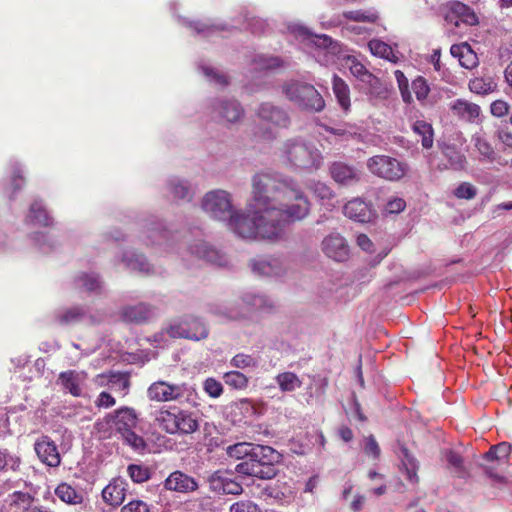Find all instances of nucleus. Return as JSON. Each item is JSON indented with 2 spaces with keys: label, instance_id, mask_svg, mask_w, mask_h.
<instances>
[{
  "label": "nucleus",
  "instance_id": "nucleus-10",
  "mask_svg": "<svg viewBox=\"0 0 512 512\" xmlns=\"http://www.w3.org/2000/svg\"><path fill=\"white\" fill-rule=\"evenodd\" d=\"M368 170L375 176L388 181H398L407 173L406 163L387 155H376L367 160Z\"/></svg>",
  "mask_w": 512,
  "mask_h": 512
},
{
  "label": "nucleus",
  "instance_id": "nucleus-19",
  "mask_svg": "<svg viewBox=\"0 0 512 512\" xmlns=\"http://www.w3.org/2000/svg\"><path fill=\"white\" fill-rule=\"evenodd\" d=\"M322 251L336 262H344L349 258L347 241L338 233H331L323 239Z\"/></svg>",
  "mask_w": 512,
  "mask_h": 512
},
{
  "label": "nucleus",
  "instance_id": "nucleus-58",
  "mask_svg": "<svg viewBox=\"0 0 512 512\" xmlns=\"http://www.w3.org/2000/svg\"><path fill=\"white\" fill-rule=\"evenodd\" d=\"M214 313L222 320H237L245 316V313L235 305L218 307Z\"/></svg>",
  "mask_w": 512,
  "mask_h": 512
},
{
  "label": "nucleus",
  "instance_id": "nucleus-62",
  "mask_svg": "<svg viewBox=\"0 0 512 512\" xmlns=\"http://www.w3.org/2000/svg\"><path fill=\"white\" fill-rule=\"evenodd\" d=\"M404 459L402 460V463L406 470V477L410 482L417 481V474H416V462L415 459L408 453V450L406 448L402 449Z\"/></svg>",
  "mask_w": 512,
  "mask_h": 512
},
{
  "label": "nucleus",
  "instance_id": "nucleus-48",
  "mask_svg": "<svg viewBox=\"0 0 512 512\" xmlns=\"http://www.w3.org/2000/svg\"><path fill=\"white\" fill-rule=\"evenodd\" d=\"M255 444L248 442H240L234 445H229L226 448V453L231 458H236L240 460H244L248 457H251L252 452L254 451Z\"/></svg>",
  "mask_w": 512,
  "mask_h": 512
},
{
  "label": "nucleus",
  "instance_id": "nucleus-20",
  "mask_svg": "<svg viewBox=\"0 0 512 512\" xmlns=\"http://www.w3.org/2000/svg\"><path fill=\"white\" fill-rule=\"evenodd\" d=\"M107 424L118 434L134 429L137 425V414L134 409L122 407L114 413L107 415Z\"/></svg>",
  "mask_w": 512,
  "mask_h": 512
},
{
  "label": "nucleus",
  "instance_id": "nucleus-53",
  "mask_svg": "<svg viewBox=\"0 0 512 512\" xmlns=\"http://www.w3.org/2000/svg\"><path fill=\"white\" fill-rule=\"evenodd\" d=\"M411 88L416 96V99L422 105H425L427 103L428 95L430 92V87L427 83V80L422 76H418L412 81Z\"/></svg>",
  "mask_w": 512,
  "mask_h": 512
},
{
  "label": "nucleus",
  "instance_id": "nucleus-60",
  "mask_svg": "<svg viewBox=\"0 0 512 512\" xmlns=\"http://www.w3.org/2000/svg\"><path fill=\"white\" fill-rule=\"evenodd\" d=\"M128 475L135 483H142L150 478V471L147 467L137 464H130L127 468Z\"/></svg>",
  "mask_w": 512,
  "mask_h": 512
},
{
  "label": "nucleus",
  "instance_id": "nucleus-9",
  "mask_svg": "<svg viewBox=\"0 0 512 512\" xmlns=\"http://www.w3.org/2000/svg\"><path fill=\"white\" fill-rule=\"evenodd\" d=\"M202 210L218 221H228L234 213L232 195L223 189L208 191L201 200Z\"/></svg>",
  "mask_w": 512,
  "mask_h": 512
},
{
  "label": "nucleus",
  "instance_id": "nucleus-31",
  "mask_svg": "<svg viewBox=\"0 0 512 512\" xmlns=\"http://www.w3.org/2000/svg\"><path fill=\"white\" fill-rule=\"evenodd\" d=\"M143 241L147 245L162 244L168 239V231L159 221L153 220L144 226Z\"/></svg>",
  "mask_w": 512,
  "mask_h": 512
},
{
  "label": "nucleus",
  "instance_id": "nucleus-47",
  "mask_svg": "<svg viewBox=\"0 0 512 512\" xmlns=\"http://www.w3.org/2000/svg\"><path fill=\"white\" fill-rule=\"evenodd\" d=\"M75 283L77 287L89 292L100 290L102 285L99 276L95 273H82L76 278Z\"/></svg>",
  "mask_w": 512,
  "mask_h": 512
},
{
  "label": "nucleus",
  "instance_id": "nucleus-32",
  "mask_svg": "<svg viewBox=\"0 0 512 512\" xmlns=\"http://www.w3.org/2000/svg\"><path fill=\"white\" fill-rule=\"evenodd\" d=\"M167 188L176 199L190 201L194 195L192 185L187 180L179 177H171L167 182Z\"/></svg>",
  "mask_w": 512,
  "mask_h": 512
},
{
  "label": "nucleus",
  "instance_id": "nucleus-55",
  "mask_svg": "<svg viewBox=\"0 0 512 512\" xmlns=\"http://www.w3.org/2000/svg\"><path fill=\"white\" fill-rule=\"evenodd\" d=\"M120 436L123 439L124 443L129 445L135 451L141 452L145 450L146 443L144 439L141 436L137 435L134 432V429L128 430L120 434Z\"/></svg>",
  "mask_w": 512,
  "mask_h": 512
},
{
  "label": "nucleus",
  "instance_id": "nucleus-5",
  "mask_svg": "<svg viewBox=\"0 0 512 512\" xmlns=\"http://www.w3.org/2000/svg\"><path fill=\"white\" fill-rule=\"evenodd\" d=\"M281 92L285 98L301 109L319 112L325 102L316 88L299 80H288L281 85Z\"/></svg>",
  "mask_w": 512,
  "mask_h": 512
},
{
  "label": "nucleus",
  "instance_id": "nucleus-7",
  "mask_svg": "<svg viewBox=\"0 0 512 512\" xmlns=\"http://www.w3.org/2000/svg\"><path fill=\"white\" fill-rule=\"evenodd\" d=\"M167 336L173 339L185 338L193 341H199L208 336V329L196 318L173 322L166 330L154 335L153 341L156 343L154 347L160 349L168 348Z\"/></svg>",
  "mask_w": 512,
  "mask_h": 512
},
{
  "label": "nucleus",
  "instance_id": "nucleus-44",
  "mask_svg": "<svg viewBox=\"0 0 512 512\" xmlns=\"http://www.w3.org/2000/svg\"><path fill=\"white\" fill-rule=\"evenodd\" d=\"M188 27H191L197 34L203 35L204 37H210L220 31L229 29L225 24H208L204 22H190L185 21Z\"/></svg>",
  "mask_w": 512,
  "mask_h": 512
},
{
  "label": "nucleus",
  "instance_id": "nucleus-27",
  "mask_svg": "<svg viewBox=\"0 0 512 512\" xmlns=\"http://www.w3.org/2000/svg\"><path fill=\"white\" fill-rule=\"evenodd\" d=\"M127 483L122 478H116L111 481L103 490L102 498L104 502L111 506H119L125 499Z\"/></svg>",
  "mask_w": 512,
  "mask_h": 512
},
{
  "label": "nucleus",
  "instance_id": "nucleus-17",
  "mask_svg": "<svg viewBox=\"0 0 512 512\" xmlns=\"http://www.w3.org/2000/svg\"><path fill=\"white\" fill-rule=\"evenodd\" d=\"M185 391V384H170L165 381H157L150 385L147 393L151 400L167 402L183 397Z\"/></svg>",
  "mask_w": 512,
  "mask_h": 512
},
{
  "label": "nucleus",
  "instance_id": "nucleus-29",
  "mask_svg": "<svg viewBox=\"0 0 512 512\" xmlns=\"http://www.w3.org/2000/svg\"><path fill=\"white\" fill-rule=\"evenodd\" d=\"M84 373L75 370L61 372L58 376L57 383L62 388L75 397L82 394L81 383L84 381Z\"/></svg>",
  "mask_w": 512,
  "mask_h": 512
},
{
  "label": "nucleus",
  "instance_id": "nucleus-33",
  "mask_svg": "<svg viewBox=\"0 0 512 512\" xmlns=\"http://www.w3.org/2000/svg\"><path fill=\"white\" fill-rule=\"evenodd\" d=\"M242 303L247 306L249 310L268 311L274 306L273 301L269 297L255 292L243 294Z\"/></svg>",
  "mask_w": 512,
  "mask_h": 512
},
{
  "label": "nucleus",
  "instance_id": "nucleus-38",
  "mask_svg": "<svg viewBox=\"0 0 512 512\" xmlns=\"http://www.w3.org/2000/svg\"><path fill=\"white\" fill-rule=\"evenodd\" d=\"M235 471L244 476L257 477L259 479L267 480L265 477V472L259 467V464L254 461L253 457H248L238 463L235 466Z\"/></svg>",
  "mask_w": 512,
  "mask_h": 512
},
{
  "label": "nucleus",
  "instance_id": "nucleus-49",
  "mask_svg": "<svg viewBox=\"0 0 512 512\" xmlns=\"http://www.w3.org/2000/svg\"><path fill=\"white\" fill-rule=\"evenodd\" d=\"M469 89L473 93L487 95L496 89V83L491 78L477 77L469 82Z\"/></svg>",
  "mask_w": 512,
  "mask_h": 512
},
{
  "label": "nucleus",
  "instance_id": "nucleus-18",
  "mask_svg": "<svg viewBox=\"0 0 512 512\" xmlns=\"http://www.w3.org/2000/svg\"><path fill=\"white\" fill-rule=\"evenodd\" d=\"M343 213L349 219L359 223H369L377 217L372 204L362 198H354L348 201L343 207Z\"/></svg>",
  "mask_w": 512,
  "mask_h": 512
},
{
  "label": "nucleus",
  "instance_id": "nucleus-2",
  "mask_svg": "<svg viewBox=\"0 0 512 512\" xmlns=\"http://www.w3.org/2000/svg\"><path fill=\"white\" fill-rule=\"evenodd\" d=\"M258 175H269L273 179L268 191L270 207L280 214H273L271 218L282 221L284 234L288 221H300L309 214L310 202L295 180L271 172Z\"/></svg>",
  "mask_w": 512,
  "mask_h": 512
},
{
  "label": "nucleus",
  "instance_id": "nucleus-45",
  "mask_svg": "<svg viewBox=\"0 0 512 512\" xmlns=\"http://www.w3.org/2000/svg\"><path fill=\"white\" fill-rule=\"evenodd\" d=\"M275 380L283 392H292L302 384L298 376L292 372L280 373L276 376Z\"/></svg>",
  "mask_w": 512,
  "mask_h": 512
},
{
  "label": "nucleus",
  "instance_id": "nucleus-40",
  "mask_svg": "<svg viewBox=\"0 0 512 512\" xmlns=\"http://www.w3.org/2000/svg\"><path fill=\"white\" fill-rule=\"evenodd\" d=\"M284 65L282 59L277 56H270L265 54H257L253 58V66L255 70L270 71L280 68Z\"/></svg>",
  "mask_w": 512,
  "mask_h": 512
},
{
  "label": "nucleus",
  "instance_id": "nucleus-64",
  "mask_svg": "<svg viewBox=\"0 0 512 512\" xmlns=\"http://www.w3.org/2000/svg\"><path fill=\"white\" fill-rule=\"evenodd\" d=\"M229 512H262L260 507L250 500H241L230 506Z\"/></svg>",
  "mask_w": 512,
  "mask_h": 512
},
{
  "label": "nucleus",
  "instance_id": "nucleus-56",
  "mask_svg": "<svg viewBox=\"0 0 512 512\" xmlns=\"http://www.w3.org/2000/svg\"><path fill=\"white\" fill-rule=\"evenodd\" d=\"M19 466V457L10 454L7 449H0V472L8 469L17 471Z\"/></svg>",
  "mask_w": 512,
  "mask_h": 512
},
{
  "label": "nucleus",
  "instance_id": "nucleus-35",
  "mask_svg": "<svg viewBox=\"0 0 512 512\" xmlns=\"http://www.w3.org/2000/svg\"><path fill=\"white\" fill-rule=\"evenodd\" d=\"M474 148L480 155V161L493 162L496 159V153L491 143L481 134L472 136Z\"/></svg>",
  "mask_w": 512,
  "mask_h": 512
},
{
  "label": "nucleus",
  "instance_id": "nucleus-1",
  "mask_svg": "<svg viewBox=\"0 0 512 512\" xmlns=\"http://www.w3.org/2000/svg\"><path fill=\"white\" fill-rule=\"evenodd\" d=\"M272 182L269 175L256 174L252 178V199L249 204L252 215L234 211L228 220L229 228L240 238L276 241L283 237L282 221L271 218L273 214H280L270 207L268 191Z\"/></svg>",
  "mask_w": 512,
  "mask_h": 512
},
{
  "label": "nucleus",
  "instance_id": "nucleus-3",
  "mask_svg": "<svg viewBox=\"0 0 512 512\" xmlns=\"http://www.w3.org/2000/svg\"><path fill=\"white\" fill-rule=\"evenodd\" d=\"M282 157L292 167L301 170H317L323 163L320 150L311 142L296 137L288 139L282 147Z\"/></svg>",
  "mask_w": 512,
  "mask_h": 512
},
{
  "label": "nucleus",
  "instance_id": "nucleus-61",
  "mask_svg": "<svg viewBox=\"0 0 512 512\" xmlns=\"http://www.w3.org/2000/svg\"><path fill=\"white\" fill-rule=\"evenodd\" d=\"M199 68L208 79V81L220 86H226L228 84L226 75L215 71L213 68L206 65H201Z\"/></svg>",
  "mask_w": 512,
  "mask_h": 512
},
{
  "label": "nucleus",
  "instance_id": "nucleus-23",
  "mask_svg": "<svg viewBox=\"0 0 512 512\" xmlns=\"http://www.w3.org/2000/svg\"><path fill=\"white\" fill-rule=\"evenodd\" d=\"M35 452L40 461L50 467L60 465L61 458L57 446L48 436H42L34 444Z\"/></svg>",
  "mask_w": 512,
  "mask_h": 512
},
{
  "label": "nucleus",
  "instance_id": "nucleus-50",
  "mask_svg": "<svg viewBox=\"0 0 512 512\" xmlns=\"http://www.w3.org/2000/svg\"><path fill=\"white\" fill-rule=\"evenodd\" d=\"M413 131L422 137V146L431 148L433 145V129L432 126L422 120H418L413 124Z\"/></svg>",
  "mask_w": 512,
  "mask_h": 512
},
{
  "label": "nucleus",
  "instance_id": "nucleus-54",
  "mask_svg": "<svg viewBox=\"0 0 512 512\" xmlns=\"http://www.w3.org/2000/svg\"><path fill=\"white\" fill-rule=\"evenodd\" d=\"M343 17L355 22L373 23L378 19V14L373 11L355 10L344 12Z\"/></svg>",
  "mask_w": 512,
  "mask_h": 512
},
{
  "label": "nucleus",
  "instance_id": "nucleus-52",
  "mask_svg": "<svg viewBox=\"0 0 512 512\" xmlns=\"http://www.w3.org/2000/svg\"><path fill=\"white\" fill-rule=\"evenodd\" d=\"M223 379L226 385L236 390L245 389L248 386L249 381L245 374L238 371L226 372Z\"/></svg>",
  "mask_w": 512,
  "mask_h": 512
},
{
  "label": "nucleus",
  "instance_id": "nucleus-39",
  "mask_svg": "<svg viewBox=\"0 0 512 512\" xmlns=\"http://www.w3.org/2000/svg\"><path fill=\"white\" fill-rule=\"evenodd\" d=\"M326 131L335 136L341 137L343 140L357 139L361 141L363 139L361 128L353 124H343L338 127H326Z\"/></svg>",
  "mask_w": 512,
  "mask_h": 512
},
{
  "label": "nucleus",
  "instance_id": "nucleus-46",
  "mask_svg": "<svg viewBox=\"0 0 512 512\" xmlns=\"http://www.w3.org/2000/svg\"><path fill=\"white\" fill-rule=\"evenodd\" d=\"M37 499L28 492L14 491L9 495L10 506L20 509L21 512L27 511Z\"/></svg>",
  "mask_w": 512,
  "mask_h": 512
},
{
  "label": "nucleus",
  "instance_id": "nucleus-57",
  "mask_svg": "<svg viewBox=\"0 0 512 512\" xmlns=\"http://www.w3.org/2000/svg\"><path fill=\"white\" fill-rule=\"evenodd\" d=\"M394 75H395V78H396V81L398 84V88L401 93L402 100L407 104L412 103L413 97H412L411 91L409 89V82H408L407 77L400 70H396L394 72Z\"/></svg>",
  "mask_w": 512,
  "mask_h": 512
},
{
  "label": "nucleus",
  "instance_id": "nucleus-13",
  "mask_svg": "<svg viewBox=\"0 0 512 512\" xmlns=\"http://www.w3.org/2000/svg\"><path fill=\"white\" fill-rule=\"evenodd\" d=\"M251 457L254 458V461L265 472L264 475L267 480L277 475L276 465L282 460V455L277 450L270 446L255 444Z\"/></svg>",
  "mask_w": 512,
  "mask_h": 512
},
{
  "label": "nucleus",
  "instance_id": "nucleus-8",
  "mask_svg": "<svg viewBox=\"0 0 512 512\" xmlns=\"http://www.w3.org/2000/svg\"><path fill=\"white\" fill-rule=\"evenodd\" d=\"M255 114L260 122L268 125V128L260 133V137L263 139H273L275 134L272 129H287L291 124L289 112L284 107L272 102L260 103Z\"/></svg>",
  "mask_w": 512,
  "mask_h": 512
},
{
  "label": "nucleus",
  "instance_id": "nucleus-30",
  "mask_svg": "<svg viewBox=\"0 0 512 512\" xmlns=\"http://www.w3.org/2000/svg\"><path fill=\"white\" fill-rule=\"evenodd\" d=\"M450 53L453 57L457 58L459 64L466 69H473L478 65L477 54L468 43L452 45Z\"/></svg>",
  "mask_w": 512,
  "mask_h": 512
},
{
  "label": "nucleus",
  "instance_id": "nucleus-26",
  "mask_svg": "<svg viewBox=\"0 0 512 512\" xmlns=\"http://www.w3.org/2000/svg\"><path fill=\"white\" fill-rule=\"evenodd\" d=\"M440 149L447 161L442 166H439L440 170L452 169L460 171L465 169L467 164L466 156L455 145L443 143L440 145Z\"/></svg>",
  "mask_w": 512,
  "mask_h": 512
},
{
  "label": "nucleus",
  "instance_id": "nucleus-42",
  "mask_svg": "<svg viewBox=\"0 0 512 512\" xmlns=\"http://www.w3.org/2000/svg\"><path fill=\"white\" fill-rule=\"evenodd\" d=\"M511 452V446L505 442L493 446L483 456L486 462L504 463Z\"/></svg>",
  "mask_w": 512,
  "mask_h": 512
},
{
  "label": "nucleus",
  "instance_id": "nucleus-43",
  "mask_svg": "<svg viewBox=\"0 0 512 512\" xmlns=\"http://www.w3.org/2000/svg\"><path fill=\"white\" fill-rule=\"evenodd\" d=\"M309 189L321 201L322 205L328 206L329 209L334 207V205L330 204L329 201L335 197V194L327 184L319 181L313 182L310 184Z\"/></svg>",
  "mask_w": 512,
  "mask_h": 512
},
{
  "label": "nucleus",
  "instance_id": "nucleus-14",
  "mask_svg": "<svg viewBox=\"0 0 512 512\" xmlns=\"http://www.w3.org/2000/svg\"><path fill=\"white\" fill-rule=\"evenodd\" d=\"M213 113L227 124L240 122L245 115V110L236 99H217L212 104Z\"/></svg>",
  "mask_w": 512,
  "mask_h": 512
},
{
  "label": "nucleus",
  "instance_id": "nucleus-24",
  "mask_svg": "<svg viewBox=\"0 0 512 512\" xmlns=\"http://www.w3.org/2000/svg\"><path fill=\"white\" fill-rule=\"evenodd\" d=\"M332 179L342 186H351L356 184L360 178L361 173L354 166L348 165L344 162H333L329 168Z\"/></svg>",
  "mask_w": 512,
  "mask_h": 512
},
{
  "label": "nucleus",
  "instance_id": "nucleus-51",
  "mask_svg": "<svg viewBox=\"0 0 512 512\" xmlns=\"http://www.w3.org/2000/svg\"><path fill=\"white\" fill-rule=\"evenodd\" d=\"M86 310L83 307H71L58 315V320L63 324H73L82 321L86 317Z\"/></svg>",
  "mask_w": 512,
  "mask_h": 512
},
{
  "label": "nucleus",
  "instance_id": "nucleus-25",
  "mask_svg": "<svg viewBox=\"0 0 512 512\" xmlns=\"http://www.w3.org/2000/svg\"><path fill=\"white\" fill-rule=\"evenodd\" d=\"M121 262L126 269L133 272L143 275H154L157 273L156 269L148 263L146 258L135 251L124 252Z\"/></svg>",
  "mask_w": 512,
  "mask_h": 512
},
{
  "label": "nucleus",
  "instance_id": "nucleus-41",
  "mask_svg": "<svg viewBox=\"0 0 512 512\" xmlns=\"http://www.w3.org/2000/svg\"><path fill=\"white\" fill-rule=\"evenodd\" d=\"M368 47L370 52L377 57H381L392 62H396L397 60L391 46L379 39L370 40Z\"/></svg>",
  "mask_w": 512,
  "mask_h": 512
},
{
  "label": "nucleus",
  "instance_id": "nucleus-12",
  "mask_svg": "<svg viewBox=\"0 0 512 512\" xmlns=\"http://www.w3.org/2000/svg\"><path fill=\"white\" fill-rule=\"evenodd\" d=\"M250 268L255 275L261 277H281L287 271V265L283 259L275 256H256L250 261Z\"/></svg>",
  "mask_w": 512,
  "mask_h": 512
},
{
  "label": "nucleus",
  "instance_id": "nucleus-4",
  "mask_svg": "<svg viewBox=\"0 0 512 512\" xmlns=\"http://www.w3.org/2000/svg\"><path fill=\"white\" fill-rule=\"evenodd\" d=\"M155 421L168 434L188 435L196 432L199 421L194 413L177 406L162 408L156 413Z\"/></svg>",
  "mask_w": 512,
  "mask_h": 512
},
{
  "label": "nucleus",
  "instance_id": "nucleus-28",
  "mask_svg": "<svg viewBox=\"0 0 512 512\" xmlns=\"http://www.w3.org/2000/svg\"><path fill=\"white\" fill-rule=\"evenodd\" d=\"M450 110L459 119L467 122H476L480 115L481 109L479 105L464 99H456L450 104Z\"/></svg>",
  "mask_w": 512,
  "mask_h": 512
},
{
  "label": "nucleus",
  "instance_id": "nucleus-11",
  "mask_svg": "<svg viewBox=\"0 0 512 512\" xmlns=\"http://www.w3.org/2000/svg\"><path fill=\"white\" fill-rule=\"evenodd\" d=\"M344 65L347 67L351 74L363 83L367 94L371 97H382L385 94V89L378 77L373 75L366 66L353 55H349L344 59Z\"/></svg>",
  "mask_w": 512,
  "mask_h": 512
},
{
  "label": "nucleus",
  "instance_id": "nucleus-16",
  "mask_svg": "<svg viewBox=\"0 0 512 512\" xmlns=\"http://www.w3.org/2000/svg\"><path fill=\"white\" fill-rule=\"evenodd\" d=\"M155 315V307L145 302L123 306L119 311L120 319L123 322L137 325L148 322Z\"/></svg>",
  "mask_w": 512,
  "mask_h": 512
},
{
  "label": "nucleus",
  "instance_id": "nucleus-21",
  "mask_svg": "<svg viewBox=\"0 0 512 512\" xmlns=\"http://www.w3.org/2000/svg\"><path fill=\"white\" fill-rule=\"evenodd\" d=\"M192 256L208 263L225 266L228 264V258L222 251L208 245L204 241H197L189 247Z\"/></svg>",
  "mask_w": 512,
  "mask_h": 512
},
{
  "label": "nucleus",
  "instance_id": "nucleus-22",
  "mask_svg": "<svg viewBox=\"0 0 512 512\" xmlns=\"http://www.w3.org/2000/svg\"><path fill=\"white\" fill-rule=\"evenodd\" d=\"M164 487L169 491L188 494L196 491L199 488V484L194 477L183 471L176 470L165 479Z\"/></svg>",
  "mask_w": 512,
  "mask_h": 512
},
{
  "label": "nucleus",
  "instance_id": "nucleus-36",
  "mask_svg": "<svg viewBox=\"0 0 512 512\" xmlns=\"http://www.w3.org/2000/svg\"><path fill=\"white\" fill-rule=\"evenodd\" d=\"M333 92L335 97L340 105V107L345 111L350 110L351 102H350V90L348 85L337 75L333 76Z\"/></svg>",
  "mask_w": 512,
  "mask_h": 512
},
{
  "label": "nucleus",
  "instance_id": "nucleus-34",
  "mask_svg": "<svg viewBox=\"0 0 512 512\" xmlns=\"http://www.w3.org/2000/svg\"><path fill=\"white\" fill-rule=\"evenodd\" d=\"M55 495L64 503L78 505L83 502V494L72 485L62 482L55 488Z\"/></svg>",
  "mask_w": 512,
  "mask_h": 512
},
{
  "label": "nucleus",
  "instance_id": "nucleus-15",
  "mask_svg": "<svg viewBox=\"0 0 512 512\" xmlns=\"http://www.w3.org/2000/svg\"><path fill=\"white\" fill-rule=\"evenodd\" d=\"M445 9V20L453 23L456 27L460 22L470 26L477 25L479 22L474 10L460 1L447 2Z\"/></svg>",
  "mask_w": 512,
  "mask_h": 512
},
{
  "label": "nucleus",
  "instance_id": "nucleus-63",
  "mask_svg": "<svg viewBox=\"0 0 512 512\" xmlns=\"http://www.w3.org/2000/svg\"><path fill=\"white\" fill-rule=\"evenodd\" d=\"M364 453L377 460L380 457L381 450L373 435L364 438Z\"/></svg>",
  "mask_w": 512,
  "mask_h": 512
},
{
  "label": "nucleus",
  "instance_id": "nucleus-37",
  "mask_svg": "<svg viewBox=\"0 0 512 512\" xmlns=\"http://www.w3.org/2000/svg\"><path fill=\"white\" fill-rule=\"evenodd\" d=\"M28 219L30 222L41 226H49L53 222L48 211L40 201H34L31 204Z\"/></svg>",
  "mask_w": 512,
  "mask_h": 512
},
{
  "label": "nucleus",
  "instance_id": "nucleus-6",
  "mask_svg": "<svg viewBox=\"0 0 512 512\" xmlns=\"http://www.w3.org/2000/svg\"><path fill=\"white\" fill-rule=\"evenodd\" d=\"M289 31L296 38H300L302 41L315 46V57L320 58L323 56V60L319 59V61L324 65L333 63L336 56L341 53V44L328 35L314 34L301 24L290 25Z\"/></svg>",
  "mask_w": 512,
  "mask_h": 512
},
{
  "label": "nucleus",
  "instance_id": "nucleus-59",
  "mask_svg": "<svg viewBox=\"0 0 512 512\" xmlns=\"http://www.w3.org/2000/svg\"><path fill=\"white\" fill-rule=\"evenodd\" d=\"M227 478L226 473L220 470L209 475L207 481L209 483L210 490L219 494L223 493Z\"/></svg>",
  "mask_w": 512,
  "mask_h": 512
}]
</instances>
